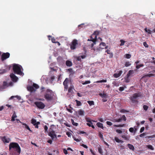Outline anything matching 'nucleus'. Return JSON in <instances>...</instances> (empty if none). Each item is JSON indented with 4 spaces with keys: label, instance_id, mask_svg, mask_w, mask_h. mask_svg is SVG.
<instances>
[{
    "label": "nucleus",
    "instance_id": "nucleus-26",
    "mask_svg": "<svg viewBox=\"0 0 155 155\" xmlns=\"http://www.w3.org/2000/svg\"><path fill=\"white\" fill-rule=\"evenodd\" d=\"M84 111L82 110H80L78 111V114L80 115L84 116Z\"/></svg>",
    "mask_w": 155,
    "mask_h": 155
},
{
    "label": "nucleus",
    "instance_id": "nucleus-42",
    "mask_svg": "<svg viewBox=\"0 0 155 155\" xmlns=\"http://www.w3.org/2000/svg\"><path fill=\"white\" fill-rule=\"evenodd\" d=\"M87 124L89 127H91L92 128L94 129L95 127L94 126L92 125V124H91L90 123H87Z\"/></svg>",
    "mask_w": 155,
    "mask_h": 155
},
{
    "label": "nucleus",
    "instance_id": "nucleus-22",
    "mask_svg": "<svg viewBox=\"0 0 155 155\" xmlns=\"http://www.w3.org/2000/svg\"><path fill=\"white\" fill-rule=\"evenodd\" d=\"M96 125L98 127L101 128L102 129H104V127L103 126V124L102 123L100 122H97L96 124Z\"/></svg>",
    "mask_w": 155,
    "mask_h": 155
},
{
    "label": "nucleus",
    "instance_id": "nucleus-60",
    "mask_svg": "<svg viewBox=\"0 0 155 155\" xmlns=\"http://www.w3.org/2000/svg\"><path fill=\"white\" fill-rule=\"evenodd\" d=\"M122 118H120L118 119H117V122H120L122 121Z\"/></svg>",
    "mask_w": 155,
    "mask_h": 155
},
{
    "label": "nucleus",
    "instance_id": "nucleus-14",
    "mask_svg": "<svg viewBox=\"0 0 155 155\" xmlns=\"http://www.w3.org/2000/svg\"><path fill=\"white\" fill-rule=\"evenodd\" d=\"M69 81L68 79L67 78L65 79L63 83V85L64 86V88L67 89L68 88V83Z\"/></svg>",
    "mask_w": 155,
    "mask_h": 155
},
{
    "label": "nucleus",
    "instance_id": "nucleus-64",
    "mask_svg": "<svg viewBox=\"0 0 155 155\" xmlns=\"http://www.w3.org/2000/svg\"><path fill=\"white\" fill-rule=\"evenodd\" d=\"M35 104L38 108H39V102H35Z\"/></svg>",
    "mask_w": 155,
    "mask_h": 155
},
{
    "label": "nucleus",
    "instance_id": "nucleus-17",
    "mask_svg": "<svg viewBox=\"0 0 155 155\" xmlns=\"http://www.w3.org/2000/svg\"><path fill=\"white\" fill-rule=\"evenodd\" d=\"M10 70V67H7L5 69L2 70L0 72V73L1 74H4L7 71H9Z\"/></svg>",
    "mask_w": 155,
    "mask_h": 155
},
{
    "label": "nucleus",
    "instance_id": "nucleus-52",
    "mask_svg": "<svg viewBox=\"0 0 155 155\" xmlns=\"http://www.w3.org/2000/svg\"><path fill=\"white\" fill-rule=\"evenodd\" d=\"M86 121L88 122H89V123H90L91 124H92V122L91 120L88 118H86Z\"/></svg>",
    "mask_w": 155,
    "mask_h": 155
},
{
    "label": "nucleus",
    "instance_id": "nucleus-30",
    "mask_svg": "<svg viewBox=\"0 0 155 155\" xmlns=\"http://www.w3.org/2000/svg\"><path fill=\"white\" fill-rule=\"evenodd\" d=\"M98 136L100 138L101 140L102 141H104V138L103 137V134L101 133L100 132Z\"/></svg>",
    "mask_w": 155,
    "mask_h": 155
},
{
    "label": "nucleus",
    "instance_id": "nucleus-15",
    "mask_svg": "<svg viewBox=\"0 0 155 155\" xmlns=\"http://www.w3.org/2000/svg\"><path fill=\"white\" fill-rule=\"evenodd\" d=\"M122 71H120L118 73H115L113 75V76L115 78H117L119 77L122 73Z\"/></svg>",
    "mask_w": 155,
    "mask_h": 155
},
{
    "label": "nucleus",
    "instance_id": "nucleus-1",
    "mask_svg": "<svg viewBox=\"0 0 155 155\" xmlns=\"http://www.w3.org/2000/svg\"><path fill=\"white\" fill-rule=\"evenodd\" d=\"M40 96L44 97L47 101H51L54 100V93L52 90L47 89L43 86L41 87Z\"/></svg>",
    "mask_w": 155,
    "mask_h": 155
},
{
    "label": "nucleus",
    "instance_id": "nucleus-47",
    "mask_svg": "<svg viewBox=\"0 0 155 155\" xmlns=\"http://www.w3.org/2000/svg\"><path fill=\"white\" fill-rule=\"evenodd\" d=\"M73 138L75 141L77 142H80L81 140L80 139L76 138L74 137H73Z\"/></svg>",
    "mask_w": 155,
    "mask_h": 155
},
{
    "label": "nucleus",
    "instance_id": "nucleus-39",
    "mask_svg": "<svg viewBox=\"0 0 155 155\" xmlns=\"http://www.w3.org/2000/svg\"><path fill=\"white\" fill-rule=\"evenodd\" d=\"M125 57L127 59L130 58L131 57V55L129 54H126L124 55Z\"/></svg>",
    "mask_w": 155,
    "mask_h": 155
},
{
    "label": "nucleus",
    "instance_id": "nucleus-46",
    "mask_svg": "<svg viewBox=\"0 0 155 155\" xmlns=\"http://www.w3.org/2000/svg\"><path fill=\"white\" fill-rule=\"evenodd\" d=\"M144 65L143 64H139L138 65H137L136 66V68L137 69H139L141 67L143 66Z\"/></svg>",
    "mask_w": 155,
    "mask_h": 155
},
{
    "label": "nucleus",
    "instance_id": "nucleus-4",
    "mask_svg": "<svg viewBox=\"0 0 155 155\" xmlns=\"http://www.w3.org/2000/svg\"><path fill=\"white\" fill-rule=\"evenodd\" d=\"M97 40V38L96 36H94L93 35L91 36L90 39H88L87 40L88 41H91L92 42L91 44H89V46L90 47L91 49L93 50L94 51L95 50V49L93 47V46L94 45L96 44Z\"/></svg>",
    "mask_w": 155,
    "mask_h": 155
},
{
    "label": "nucleus",
    "instance_id": "nucleus-53",
    "mask_svg": "<svg viewBox=\"0 0 155 155\" xmlns=\"http://www.w3.org/2000/svg\"><path fill=\"white\" fill-rule=\"evenodd\" d=\"M148 107L147 105H144L143 106V108L145 110H147L148 109Z\"/></svg>",
    "mask_w": 155,
    "mask_h": 155
},
{
    "label": "nucleus",
    "instance_id": "nucleus-62",
    "mask_svg": "<svg viewBox=\"0 0 155 155\" xmlns=\"http://www.w3.org/2000/svg\"><path fill=\"white\" fill-rule=\"evenodd\" d=\"M144 130V127H142L141 128L140 130V132L141 133Z\"/></svg>",
    "mask_w": 155,
    "mask_h": 155
},
{
    "label": "nucleus",
    "instance_id": "nucleus-58",
    "mask_svg": "<svg viewBox=\"0 0 155 155\" xmlns=\"http://www.w3.org/2000/svg\"><path fill=\"white\" fill-rule=\"evenodd\" d=\"M116 132L119 134H121L122 133V131L120 130L117 129L116 130Z\"/></svg>",
    "mask_w": 155,
    "mask_h": 155
},
{
    "label": "nucleus",
    "instance_id": "nucleus-12",
    "mask_svg": "<svg viewBox=\"0 0 155 155\" xmlns=\"http://www.w3.org/2000/svg\"><path fill=\"white\" fill-rule=\"evenodd\" d=\"M31 123L35 126L36 128H38V124H39V122H36V120L34 119H32L31 120Z\"/></svg>",
    "mask_w": 155,
    "mask_h": 155
},
{
    "label": "nucleus",
    "instance_id": "nucleus-38",
    "mask_svg": "<svg viewBox=\"0 0 155 155\" xmlns=\"http://www.w3.org/2000/svg\"><path fill=\"white\" fill-rule=\"evenodd\" d=\"M91 83V81H86L84 82L82 81V84L83 85L86 84H90Z\"/></svg>",
    "mask_w": 155,
    "mask_h": 155
},
{
    "label": "nucleus",
    "instance_id": "nucleus-50",
    "mask_svg": "<svg viewBox=\"0 0 155 155\" xmlns=\"http://www.w3.org/2000/svg\"><path fill=\"white\" fill-rule=\"evenodd\" d=\"M44 130L45 132H48V127L46 125H45L44 127Z\"/></svg>",
    "mask_w": 155,
    "mask_h": 155
},
{
    "label": "nucleus",
    "instance_id": "nucleus-20",
    "mask_svg": "<svg viewBox=\"0 0 155 155\" xmlns=\"http://www.w3.org/2000/svg\"><path fill=\"white\" fill-rule=\"evenodd\" d=\"M2 140L4 142L8 143L9 142L10 139L9 138L7 139L5 136H4L2 138Z\"/></svg>",
    "mask_w": 155,
    "mask_h": 155
},
{
    "label": "nucleus",
    "instance_id": "nucleus-2",
    "mask_svg": "<svg viewBox=\"0 0 155 155\" xmlns=\"http://www.w3.org/2000/svg\"><path fill=\"white\" fill-rule=\"evenodd\" d=\"M9 150L12 155H19L21 153V149L18 144L15 142L11 143L9 146Z\"/></svg>",
    "mask_w": 155,
    "mask_h": 155
},
{
    "label": "nucleus",
    "instance_id": "nucleus-49",
    "mask_svg": "<svg viewBox=\"0 0 155 155\" xmlns=\"http://www.w3.org/2000/svg\"><path fill=\"white\" fill-rule=\"evenodd\" d=\"M114 140L116 141L117 143H120V140L117 137H114Z\"/></svg>",
    "mask_w": 155,
    "mask_h": 155
},
{
    "label": "nucleus",
    "instance_id": "nucleus-16",
    "mask_svg": "<svg viewBox=\"0 0 155 155\" xmlns=\"http://www.w3.org/2000/svg\"><path fill=\"white\" fill-rule=\"evenodd\" d=\"M134 73V71L133 70H130L128 72L126 76V78H128L130 76Z\"/></svg>",
    "mask_w": 155,
    "mask_h": 155
},
{
    "label": "nucleus",
    "instance_id": "nucleus-37",
    "mask_svg": "<svg viewBox=\"0 0 155 155\" xmlns=\"http://www.w3.org/2000/svg\"><path fill=\"white\" fill-rule=\"evenodd\" d=\"M14 97H16L18 99L20 100L21 99V97L18 96H12L11 97L10 99H13Z\"/></svg>",
    "mask_w": 155,
    "mask_h": 155
},
{
    "label": "nucleus",
    "instance_id": "nucleus-29",
    "mask_svg": "<svg viewBox=\"0 0 155 155\" xmlns=\"http://www.w3.org/2000/svg\"><path fill=\"white\" fill-rule=\"evenodd\" d=\"M75 101L76 102V104H77V106H81L82 105L81 103V101L77 100H75Z\"/></svg>",
    "mask_w": 155,
    "mask_h": 155
},
{
    "label": "nucleus",
    "instance_id": "nucleus-13",
    "mask_svg": "<svg viewBox=\"0 0 155 155\" xmlns=\"http://www.w3.org/2000/svg\"><path fill=\"white\" fill-rule=\"evenodd\" d=\"M10 76L12 81L14 82H16L18 80V77L13 73L10 74Z\"/></svg>",
    "mask_w": 155,
    "mask_h": 155
},
{
    "label": "nucleus",
    "instance_id": "nucleus-61",
    "mask_svg": "<svg viewBox=\"0 0 155 155\" xmlns=\"http://www.w3.org/2000/svg\"><path fill=\"white\" fill-rule=\"evenodd\" d=\"M120 112L121 113H125L128 112V111L125 110L123 109L120 110Z\"/></svg>",
    "mask_w": 155,
    "mask_h": 155
},
{
    "label": "nucleus",
    "instance_id": "nucleus-28",
    "mask_svg": "<svg viewBox=\"0 0 155 155\" xmlns=\"http://www.w3.org/2000/svg\"><path fill=\"white\" fill-rule=\"evenodd\" d=\"M22 125L25 126V128L28 130L30 131L31 132L32 131L31 130L30 128L29 127V126L25 124H23Z\"/></svg>",
    "mask_w": 155,
    "mask_h": 155
},
{
    "label": "nucleus",
    "instance_id": "nucleus-25",
    "mask_svg": "<svg viewBox=\"0 0 155 155\" xmlns=\"http://www.w3.org/2000/svg\"><path fill=\"white\" fill-rule=\"evenodd\" d=\"M99 95L102 98H106L107 97V95L104 93L103 94L100 93L99 94Z\"/></svg>",
    "mask_w": 155,
    "mask_h": 155
},
{
    "label": "nucleus",
    "instance_id": "nucleus-11",
    "mask_svg": "<svg viewBox=\"0 0 155 155\" xmlns=\"http://www.w3.org/2000/svg\"><path fill=\"white\" fill-rule=\"evenodd\" d=\"M10 54L8 52L3 53L1 55V59L3 61L6 59L9 58L10 57Z\"/></svg>",
    "mask_w": 155,
    "mask_h": 155
},
{
    "label": "nucleus",
    "instance_id": "nucleus-35",
    "mask_svg": "<svg viewBox=\"0 0 155 155\" xmlns=\"http://www.w3.org/2000/svg\"><path fill=\"white\" fill-rule=\"evenodd\" d=\"M155 137V134L151 136H147L145 138H148V139H150V138H153Z\"/></svg>",
    "mask_w": 155,
    "mask_h": 155
},
{
    "label": "nucleus",
    "instance_id": "nucleus-6",
    "mask_svg": "<svg viewBox=\"0 0 155 155\" xmlns=\"http://www.w3.org/2000/svg\"><path fill=\"white\" fill-rule=\"evenodd\" d=\"M38 85L36 84L33 83V86H28L27 87V90L28 91L31 92V93L35 92L36 89L38 88Z\"/></svg>",
    "mask_w": 155,
    "mask_h": 155
},
{
    "label": "nucleus",
    "instance_id": "nucleus-44",
    "mask_svg": "<svg viewBox=\"0 0 155 155\" xmlns=\"http://www.w3.org/2000/svg\"><path fill=\"white\" fill-rule=\"evenodd\" d=\"M99 152L101 154L103 155V150L101 148H99L98 149Z\"/></svg>",
    "mask_w": 155,
    "mask_h": 155
},
{
    "label": "nucleus",
    "instance_id": "nucleus-31",
    "mask_svg": "<svg viewBox=\"0 0 155 155\" xmlns=\"http://www.w3.org/2000/svg\"><path fill=\"white\" fill-rule=\"evenodd\" d=\"M71 120L72 124L73 125L75 126H78V124L77 123L75 122L73 119H71Z\"/></svg>",
    "mask_w": 155,
    "mask_h": 155
},
{
    "label": "nucleus",
    "instance_id": "nucleus-40",
    "mask_svg": "<svg viewBox=\"0 0 155 155\" xmlns=\"http://www.w3.org/2000/svg\"><path fill=\"white\" fill-rule=\"evenodd\" d=\"M70 106V108H71V109H68V108L67 107H66V109L69 112L71 113H72V109H73V108H72L71 107H70V106Z\"/></svg>",
    "mask_w": 155,
    "mask_h": 155
},
{
    "label": "nucleus",
    "instance_id": "nucleus-45",
    "mask_svg": "<svg viewBox=\"0 0 155 155\" xmlns=\"http://www.w3.org/2000/svg\"><path fill=\"white\" fill-rule=\"evenodd\" d=\"M73 88L72 87H70L68 90V92L69 93H72L73 92Z\"/></svg>",
    "mask_w": 155,
    "mask_h": 155
},
{
    "label": "nucleus",
    "instance_id": "nucleus-57",
    "mask_svg": "<svg viewBox=\"0 0 155 155\" xmlns=\"http://www.w3.org/2000/svg\"><path fill=\"white\" fill-rule=\"evenodd\" d=\"M124 87H119V90L120 91H122L124 90Z\"/></svg>",
    "mask_w": 155,
    "mask_h": 155
},
{
    "label": "nucleus",
    "instance_id": "nucleus-56",
    "mask_svg": "<svg viewBox=\"0 0 155 155\" xmlns=\"http://www.w3.org/2000/svg\"><path fill=\"white\" fill-rule=\"evenodd\" d=\"M129 130L130 132L132 133L134 131V129L133 127H130L129 128Z\"/></svg>",
    "mask_w": 155,
    "mask_h": 155
},
{
    "label": "nucleus",
    "instance_id": "nucleus-5",
    "mask_svg": "<svg viewBox=\"0 0 155 155\" xmlns=\"http://www.w3.org/2000/svg\"><path fill=\"white\" fill-rule=\"evenodd\" d=\"M143 94L141 92H138L134 93L133 94L132 97L131 98V100L133 101H136V100L139 97H143Z\"/></svg>",
    "mask_w": 155,
    "mask_h": 155
},
{
    "label": "nucleus",
    "instance_id": "nucleus-19",
    "mask_svg": "<svg viewBox=\"0 0 155 155\" xmlns=\"http://www.w3.org/2000/svg\"><path fill=\"white\" fill-rule=\"evenodd\" d=\"M66 65L68 67H71L72 66V62L70 61L67 60L66 62Z\"/></svg>",
    "mask_w": 155,
    "mask_h": 155
},
{
    "label": "nucleus",
    "instance_id": "nucleus-34",
    "mask_svg": "<svg viewBox=\"0 0 155 155\" xmlns=\"http://www.w3.org/2000/svg\"><path fill=\"white\" fill-rule=\"evenodd\" d=\"M87 102L90 106L94 105V102L93 101H87Z\"/></svg>",
    "mask_w": 155,
    "mask_h": 155
},
{
    "label": "nucleus",
    "instance_id": "nucleus-59",
    "mask_svg": "<svg viewBox=\"0 0 155 155\" xmlns=\"http://www.w3.org/2000/svg\"><path fill=\"white\" fill-rule=\"evenodd\" d=\"M121 118H122V120L124 121H126L127 120V118L124 115H123Z\"/></svg>",
    "mask_w": 155,
    "mask_h": 155
},
{
    "label": "nucleus",
    "instance_id": "nucleus-21",
    "mask_svg": "<svg viewBox=\"0 0 155 155\" xmlns=\"http://www.w3.org/2000/svg\"><path fill=\"white\" fill-rule=\"evenodd\" d=\"M45 107V104L41 102H39V109H43Z\"/></svg>",
    "mask_w": 155,
    "mask_h": 155
},
{
    "label": "nucleus",
    "instance_id": "nucleus-63",
    "mask_svg": "<svg viewBox=\"0 0 155 155\" xmlns=\"http://www.w3.org/2000/svg\"><path fill=\"white\" fill-rule=\"evenodd\" d=\"M106 123L107 125L109 126H111L112 124V123L111 122L108 121H107Z\"/></svg>",
    "mask_w": 155,
    "mask_h": 155
},
{
    "label": "nucleus",
    "instance_id": "nucleus-27",
    "mask_svg": "<svg viewBox=\"0 0 155 155\" xmlns=\"http://www.w3.org/2000/svg\"><path fill=\"white\" fill-rule=\"evenodd\" d=\"M106 52L107 53V54H110V58H112L113 57V54L112 53L110 52V50H107L106 51Z\"/></svg>",
    "mask_w": 155,
    "mask_h": 155
},
{
    "label": "nucleus",
    "instance_id": "nucleus-43",
    "mask_svg": "<svg viewBox=\"0 0 155 155\" xmlns=\"http://www.w3.org/2000/svg\"><path fill=\"white\" fill-rule=\"evenodd\" d=\"M8 83L6 81H4L3 84V88L8 86Z\"/></svg>",
    "mask_w": 155,
    "mask_h": 155
},
{
    "label": "nucleus",
    "instance_id": "nucleus-24",
    "mask_svg": "<svg viewBox=\"0 0 155 155\" xmlns=\"http://www.w3.org/2000/svg\"><path fill=\"white\" fill-rule=\"evenodd\" d=\"M121 137L122 138H124V140H129V138L130 137V136H126L125 135H122L121 136Z\"/></svg>",
    "mask_w": 155,
    "mask_h": 155
},
{
    "label": "nucleus",
    "instance_id": "nucleus-10",
    "mask_svg": "<svg viewBox=\"0 0 155 155\" xmlns=\"http://www.w3.org/2000/svg\"><path fill=\"white\" fill-rule=\"evenodd\" d=\"M155 72V70H153V71H150L149 73L150 74H147L144 75H143V76L142 77V78H146V77H154L155 76V74H153V73H154Z\"/></svg>",
    "mask_w": 155,
    "mask_h": 155
},
{
    "label": "nucleus",
    "instance_id": "nucleus-23",
    "mask_svg": "<svg viewBox=\"0 0 155 155\" xmlns=\"http://www.w3.org/2000/svg\"><path fill=\"white\" fill-rule=\"evenodd\" d=\"M127 147L128 148L131 150H134V148L133 145L131 144H127Z\"/></svg>",
    "mask_w": 155,
    "mask_h": 155
},
{
    "label": "nucleus",
    "instance_id": "nucleus-51",
    "mask_svg": "<svg viewBox=\"0 0 155 155\" xmlns=\"http://www.w3.org/2000/svg\"><path fill=\"white\" fill-rule=\"evenodd\" d=\"M51 41L52 43H56L57 42V41H56V40L53 37L51 38Z\"/></svg>",
    "mask_w": 155,
    "mask_h": 155
},
{
    "label": "nucleus",
    "instance_id": "nucleus-8",
    "mask_svg": "<svg viewBox=\"0 0 155 155\" xmlns=\"http://www.w3.org/2000/svg\"><path fill=\"white\" fill-rule=\"evenodd\" d=\"M49 132L48 133V135L51 137V139L53 140L54 138H57V135L55 134V131L53 130L51 128L49 129Z\"/></svg>",
    "mask_w": 155,
    "mask_h": 155
},
{
    "label": "nucleus",
    "instance_id": "nucleus-3",
    "mask_svg": "<svg viewBox=\"0 0 155 155\" xmlns=\"http://www.w3.org/2000/svg\"><path fill=\"white\" fill-rule=\"evenodd\" d=\"M21 66L18 64H14L13 67V70L14 73L21 76H23L24 73L21 70Z\"/></svg>",
    "mask_w": 155,
    "mask_h": 155
},
{
    "label": "nucleus",
    "instance_id": "nucleus-9",
    "mask_svg": "<svg viewBox=\"0 0 155 155\" xmlns=\"http://www.w3.org/2000/svg\"><path fill=\"white\" fill-rule=\"evenodd\" d=\"M106 45L105 43L102 42L100 44L98 48H97L96 49L95 48V51H100L102 49H104Z\"/></svg>",
    "mask_w": 155,
    "mask_h": 155
},
{
    "label": "nucleus",
    "instance_id": "nucleus-41",
    "mask_svg": "<svg viewBox=\"0 0 155 155\" xmlns=\"http://www.w3.org/2000/svg\"><path fill=\"white\" fill-rule=\"evenodd\" d=\"M131 65V64L129 62H127L125 63V65L126 67L130 66Z\"/></svg>",
    "mask_w": 155,
    "mask_h": 155
},
{
    "label": "nucleus",
    "instance_id": "nucleus-55",
    "mask_svg": "<svg viewBox=\"0 0 155 155\" xmlns=\"http://www.w3.org/2000/svg\"><path fill=\"white\" fill-rule=\"evenodd\" d=\"M143 45L146 48H148L149 47L148 45L147 44L146 42H143Z\"/></svg>",
    "mask_w": 155,
    "mask_h": 155
},
{
    "label": "nucleus",
    "instance_id": "nucleus-32",
    "mask_svg": "<svg viewBox=\"0 0 155 155\" xmlns=\"http://www.w3.org/2000/svg\"><path fill=\"white\" fill-rule=\"evenodd\" d=\"M99 31H95L94 33L93 34V35L94 36H96L97 37V35H98L99 34Z\"/></svg>",
    "mask_w": 155,
    "mask_h": 155
},
{
    "label": "nucleus",
    "instance_id": "nucleus-18",
    "mask_svg": "<svg viewBox=\"0 0 155 155\" xmlns=\"http://www.w3.org/2000/svg\"><path fill=\"white\" fill-rule=\"evenodd\" d=\"M17 117V116L16 115V113L15 111H14L11 120L12 121H14L15 120V118Z\"/></svg>",
    "mask_w": 155,
    "mask_h": 155
},
{
    "label": "nucleus",
    "instance_id": "nucleus-33",
    "mask_svg": "<svg viewBox=\"0 0 155 155\" xmlns=\"http://www.w3.org/2000/svg\"><path fill=\"white\" fill-rule=\"evenodd\" d=\"M147 147L148 149H150L151 150H153L154 149V148L151 145H147Z\"/></svg>",
    "mask_w": 155,
    "mask_h": 155
},
{
    "label": "nucleus",
    "instance_id": "nucleus-48",
    "mask_svg": "<svg viewBox=\"0 0 155 155\" xmlns=\"http://www.w3.org/2000/svg\"><path fill=\"white\" fill-rule=\"evenodd\" d=\"M120 42H121V43L120 45V46H122L124 45L125 41L123 40H120Z\"/></svg>",
    "mask_w": 155,
    "mask_h": 155
},
{
    "label": "nucleus",
    "instance_id": "nucleus-54",
    "mask_svg": "<svg viewBox=\"0 0 155 155\" xmlns=\"http://www.w3.org/2000/svg\"><path fill=\"white\" fill-rule=\"evenodd\" d=\"M113 84L116 87H118L119 86V84L118 83L116 82H114L113 83Z\"/></svg>",
    "mask_w": 155,
    "mask_h": 155
},
{
    "label": "nucleus",
    "instance_id": "nucleus-36",
    "mask_svg": "<svg viewBox=\"0 0 155 155\" xmlns=\"http://www.w3.org/2000/svg\"><path fill=\"white\" fill-rule=\"evenodd\" d=\"M107 81L106 80H102L100 81H98L96 82L97 83H102V82H106Z\"/></svg>",
    "mask_w": 155,
    "mask_h": 155
},
{
    "label": "nucleus",
    "instance_id": "nucleus-7",
    "mask_svg": "<svg viewBox=\"0 0 155 155\" xmlns=\"http://www.w3.org/2000/svg\"><path fill=\"white\" fill-rule=\"evenodd\" d=\"M78 43L77 40L76 39L73 40L70 44V49L71 50H74L76 49L78 46Z\"/></svg>",
    "mask_w": 155,
    "mask_h": 155
}]
</instances>
